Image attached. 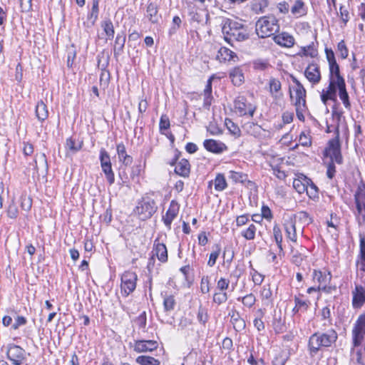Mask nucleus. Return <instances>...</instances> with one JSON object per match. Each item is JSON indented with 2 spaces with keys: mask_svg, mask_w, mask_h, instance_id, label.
I'll return each mask as SVG.
<instances>
[{
  "mask_svg": "<svg viewBox=\"0 0 365 365\" xmlns=\"http://www.w3.org/2000/svg\"><path fill=\"white\" fill-rule=\"evenodd\" d=\"M7 358L14 365H21L26 359V351L24 349L14 344H9L6 351Z\"/></svg>",
  "mask_w": 365,
  "mask_h": 365,
  "instance_id": "9d476101",
  "label": "nucleus"
},
{
  "mask_svg": "<svg viewBox=\"0 0 365 365\" xmlns=\"http://www.w3.org/2000/svg\"><path fill=\"white\" fill-rule=\"evenodd\" d=\"M292 216L295 217V220L297 219L304 225H308L312 222V217L307 212L304 211L299 212L296 215H292Z\"/></svg>",
  "mask_w": 365,
  "mask_h": 365,
  "instance_id": "79ce46f5",
  "label": "nucleus"
},
{
  "mask_svg": "<svg viewBox=\"0 0 365 365\" xmlns=\"http://www.w3.org/2000/svg\"><path fill=\"white\" fill-rule=\"evenodd\" d=\"M197 319V321L203 325H205L208 321L207 309L202 305L198 308Z\"/></svg>",
  "mask_w": 365,
  "mask_h": 365,
  "instance_id": "a18cd8bd",
  "label": "nucleus"
},
{
  "mask_svg": "<svg viewBox=\"0 0 365 365\" xmlns=\"http://www.w3.org/2000/svg\"><path fill=\"white\" fill-rule=\"evenodd\" d=\"M36 115L38 120L41 122L47 119L48 116L47 106L42 101L38 102L36 106Z\"/></svg>",
  "mask_w": 365,
  "mask_h": 365,
  "instance_id": "c756f323",
  "label": "nucleus"
},
{
  "mask_svg": "<svg viewBox=\"0 0 365 365\" xmlns=\"http://www.w3.org/2000/svg\"><path fill=\"white\" fill-rule=\"evenodd\" d=\"M354 200L358 215H361L363 211V219L365 220V189H359L354 195Z\"/></svg>",
  "mask_w": 365,
  "mask_h": 365,
  "instance_id": "412c9836",
  "label": "nucleus"
},
{
  "mask_svg": "<svg viewBox=\"0 0 365 365\" xmlns=\"http://www.w3.org/2000/svg\"><path fill=\"white\" fill-rule=\"evenodd\" d=\"M337 50L341 58L344 59L348 56V49L344 41H341L337 46Z\"/></svg>",
  "mask_w": 365,
  "mask_h": 365,
  "instance_id": "052dcab7",
  "label": "nucleus"
},
{
  "mask_svg": "<svg viewBox=\"0 0 365 365\" xmlns=\"http://www.w3.org/2000/svg\"><path fill=\"white\" fill-rule=\"evenodd\" d=\"M229 316L230 317V322L232 324L235 331H241L245 329L246 327L245 322L237 310L232 309L229 313Z\"/></svg>",
  "mask_w": 365,
  "mask_h": 365,
  "instance_id": "5701e85b",
  "label": "nucleus"
},
{
  "mask_svg": "<svg viewBox=\"0 0 365 365\" xmlns=\"http://www.w3.org/2000/svg\"><path fill=\"white\" fill-rule=\"evenodd\" d=\"M225 125L229 130V131L233 135L239 137L240 135V129L239 127L232 122L230 119H226L225 120Z\"/></svg>",
  "mask_w": 365,
  "mask_h": 365,
  "instance_id": "8fccbe9b",
  "label": "nucleus"
},
{
  "mask_svg": "<svg viewBox=\"0 0 365 365\" xmlns=\"http://www.w3.org/2000/svg\"><path fill=\"white\" fill-rule=\"evenodd\" d=\"M230 281L225 278H220L217 284V289L220 292H225L229 287Z\"/></svg>",
  "mask_w": 365,
  "mask_h": 365,
  "instance_id": "774afa93",
  "label": "nucleus"
},
{
  "mask_svg": "<svg viewBox=\"0 0 365 365\" xmlns=\"http://www.w3.org/2000/svg\"><path fill=\"white\" fill-rule=\"evenodd\" d=\"M98 4L99 0H93L91 11L88 14L87 21L84 22V24L88 28L92 27L98 19L99 12Z\"/></svg>",
  "mask_w": 365,
  "mask_h": 365,
  "instance_id": "b1692460",
  "label": "nucleus"
},
{
  "mask_svg": "<svg viewBox=\"0 0 365 365\" xmlns=\"http://www.w3.org/2000/svg\"><path fill=\"white\" fill-rule=\"evenodd\" d=\"M268 0H258L252 4V9L257 14L264 13L265 9L268 6Z\"/></svg>",
  "mask_w": 365,
  "mask_h": 365,
  "instance_id": "ea45409f",
  "label": "nucleus"
},
{
  "mask_svg": "<svg viewBox=\"0 0 365 365\" xmlns=\"http://www.w3.org/2000/svg\"><path fill=\"white\" fill-rule=\"evenodd\" d=\"M116 149L119 160L121 161L125 166L131 165L133 163V158L127 154L124 144H118Z\"/></svg>",
  "mask_w": 365,
  "mask_h": 365,
  "instance_id": "bb28decb",
  "label": "nucleus"
},
{
  "mask_svg": "<svg viewBox=\"0 0 365 365\" xmlns=\"http://www.w3.org/2000/svg\"><path fill=\"white\" fill-rule=\"evenodd\" d=\"M101 168L106 175V180L108 182L109 185L113 184L115 182V175L112 170V165L101 167Z\"/></svg>",
  "mask_w": 365,
  "mask_h": 365,
  "instance_id": "603ef678",
  "label": "nucleus"
},
{
  "mask_svg": "<svg viewBox=\"0 0 365 365\" xmlns=\"http://www.w3.org/2000/svg\"><path fill=\"white\" fill-rule=\"evenodd\" d=\"M332 116L333 119L336 121V125L334 127V131L336 130V128H338V131L339 132V125L342 120L343 117V112L339 111L336 109H334L332 110Z\"/></svg>",
  "mask_w": 365,
  "mask_h": 365,
  "instance_id": "680f3d73",
  "label": "nucleus"
},
{
  "mask_svg": "<svg viewBox=\"0 0 365 365\" xmlns=\"http://www.w3.org/2000/svg\"><path fill=\"white\" fill-rule=\"evenodd\" d=\"M99 159L101 167L111 165L110 155L104 148H101L100 150Z\"/></svg>",
  "mask_w": 365,
  "mask_h": 365,
  "instance_id": "09e8293b",
  "label": "nucleus"
},
{
  "mask_svg": "<svg viewBox=\"0 0 365 365\" xmlns=\"http://www.w3.org/2000/svg\"><path fill=\"white\" fill-rule=\"evenodd\" d=\"M274 42L282 46L290 48L294 44V38L287 32H282L273 38Z\"/></svg>",
  "mask_w": 365,
  "mask_h": 365,
  "instance_id": "aec40b11",
  "label": "nucleus"
},
{
  "mask_svg": "<svg viewBox=\"0 0 365 365\" xmlns=\"http://www.w3.org/2000/svg\"><path fill=\"white\" fill-rule=\"evenodd\" d=\"M178 212L179 206L178 202L175 200H172L165 215L163 216V222L169 229H170L172 222L177 217Z\"/></svg>",
  "mask_w": 365,
  "mask_h": 365,
  "instance_id": "dca6fc26",
  "label": "nucleus"
},
{
  "mask_svg": "<svg viewBox=\"0 0 365 365\" xmlns=\"http://www.w3.org/2000/svg\"><path fill=\"white\" fill-rule=\"evenodd\" d=\"M147 16L150 22L153 24H156L158 22L159 16L158 14V7L155 4L151 2L150 3L146 9Z\"/></svg>",
  "mask_w": 365,
  "mask_h": 365,
  "instance_id": "2f4dec72",
  "label": "nucleus"
},
{
  "mask_svg": "<svg viewBox=\"0 0 365 365\" xmlns=\"http://www.w3.org/2000/svg\"><path fill=\"white\" fill-rule=\"evenodd\" d=\"M18 207L14 202H11L7 209V215L9 218L16 219L18 216Z\"/></svg>",
  "mask_w": 365,
  "mask_h": 365,
  "instance_id": "e2e57ef3",
  "label": "nucleus"
},
{
  "mask_svg": "<svg viewBox=\"0 0 365 365\" xmlns=\"http://www.w3.org/2000/svg\"><path fill=\"white\" fill-rule=\"evenodd\" d=\"M326 57L329 65V68H339L336 63L335 55L331 48H325Z\"/></svg>",
  "mask_w": 365,
  "mask_h": 365,
  "instance_id": "37998d69",
  "label": "nucleus"
},
{
  "mask_svg": "<svg viewBox=\"0 0 365 365\" xmlns=\"http://www.w3.org/2000/svg\"><path fill=\"white\" fill-rule=\"evenodd\" d=\"M256 227L251 224L247 229L242 232V235L247 240H254L255 237Z\"/></svg>",
  "mask_w": 365,
  "mask_h": 365,
  "instance_id": "864d4df0",
  "label": "nucleus"
},
{
  "mask_svg": "<svg viewBox=\"0 0 365 365\" xmlns=\"http://www.w3.org/2000/svg\"><path fill=\"white\" fill-rule=\"evenodd\" d=\"M340 74V70H329V84L324 89L321 94V100L324 104H327L328 101H336V90L338 89V82L342 80Z\"/></svg>",
  "mask_w": 365,
  "mask_h": 365,
  "instance_id": "20e7f679",
  "label": "nucleus"
},
{
  "mask_svg": "<svg viewBox=\"0 0 365 365\" xmlns=\"http://www.w3.org/2000/svg\"><path fill=\"white\" fill-rule=\"evenodd\" d=\"M337 339V334L334 329L326 333H315L312 335L309 341V346L312 352L317 353L321 346L329 347Z\"/></svg>",
  "mask_w": 365,
  "mask_h": 365,
  "instance_id": "7ed1b4c3",
  "label": "nucleus"
},
{
  "mask_svg": "<svg viewBox=\"0 0 365 365\" xmlns=\"http://www.w3.org/2000/svg\"><path fill=\"white\" fill-rule=\"evenodd\" d=\"M237 300L242 301L244 306L248 308H251L255 304L256 298L253 294L250 293L249 294L245 295L243 297L237 298Z\"/></svg>",
  "mask_w": 365,
  "mask_h": 365,
  "instance_id": "49530a36",
  "label": "nucleus"
},
{
  "mask_svg": "<svg viewBox=\"0 0 365 365\" xmlns=\"http://www.w3.org/2000/svg\"><path fill=\"white\" fill-rule=\"evenodd\" d=\"M156 210L155 200L150 197H145L138 202L135 212L140 220H145L150 218Z\"/></svg>",
  "mask_w": 365,
  "mask_h": 365,
  "instance_id": "423d86ee",
  "label": "nucleus"
},
{
  "mask_svg": "<svg viewBox=\"0 0 365 365\" xmlns=\"http://www.w3.org/2000/svg\"><path fill=\"white\" fill-rule=\"evenodd\" d=\"M222 31L225 40L231 45L235 41H243L249 38L247 26L241 21L225 19L222 21Z\"/></svg>",
  "mask_w": 365,
  "mask_h": 365,
  "instance_id": "f257e3e1",
  "label": "nucleus"
},
{
  "mask_svg": "<svg viewBox=\"0 0 365 365\" xmlns=\"http://www.w3.org/2000/svg\"><path fill=\"white\" fill-rule=\"evenodd\" d=\"M340 133L338 128L335 130V136L328 142V145L325 148L324 155L330 158L331 162H335L337 164L343 163V157L341 152V143L339 140Z\"/></svg>",
  "mask_w": 365,
  "mask_h": 365,
  "instance_id": "39448f33",
  "label": "nucleus"
},
{
  "mask_svg": "<svg viewBox=\"0 0 365 365\" xmlns=\"http://www.w3.org/2000/svg\"><path fill=\"white\" fill-rule=\"evenodd\" d=\"M298 55L301 56H309L311 58H315L318 55V51L314 46V43H312L311 44L307 46L301 47L300 51L298 53Z\"/></svg>",
  "mask_w": 365,
  "mask_h": 365,
  "instance_id": "7c9ffc66",
  "label": "nucleus"
},
{
  "mask_svg": "<svg viewBox=\"0 0 365 365\" xmlns=\"http://www.w3.org/2000/svg\"><path fill=\"white\" fill-rule=\"evenodd\" d=\"M229 178L232 179V181H234L235 182H241L242 184H245L246 182L252 183V181L248 180L247 175L243 173L230 171Z\"/></svg>",
  "mask_w": 365,
  "mask_h": 365,
  "instance_id": "473e14b6",
  "label": "nucleus"
},
{
  "mask_svg": "<svg viewBox=\"0 0 365 365\" xmlns=\"http://www.w3.org/2000/svg\"><path fill=\"white\" fill-rule=\"evenodd\" d=\"M220 53L222 56H223L224 60L228 61H235V58H237L236 54L232 51L231 50L227 48H222L220 50Z\"/></svg>",
  "mask_w": 365,
  "mask_h": 365,
  "instance_id": "3c124183",
  "label": "nucleus"
},
{
  "mask_svg": "<svg viewBox=\"0 0 365 365\" xmlns=\"http://www.w3.org/2000/svg\"><path fill=\"white\" fill-rule=\"evenodd\" d=\"M153 252L157 256L159 261L166 262L168 261V250L165 245L159 242L158 239L154 241Z\"/></svg>",
  "mask_w": 365,
  "mask_h": 365,
  "instance_id": "4be33fe9",
  "label": "nucleus"
},
{
  "mask_svg": "<svg viewBox=\"0 0 365 365\" xmlns=\"http://www.w3.org/2000/svg\"><path fill=\"white\" fill-rule=\"evenodd\" d=\"M337 84L339 98L343 102L345 108L349 109L351 108V104L349 102V95L346 89V84L344 78H342V80H341L340 82H338Z\"/></svg>",
  "mask_w": 365,
  "mask_h": 365,
  "instance_id": "a878e982",
  "label": "nucleus"
},
{
  "mask_svg": "<svg viewBox=\"0 0 365 365\" xmlns=\"http://www.w3.org/2000/svg\"><path fill=\"white\" fill-rule=\"evenodd\" d=\"M269 92L271 95L277 98L278 96V93L281 90V82L276 78H271L269 82Z\"/></svg>",
  "mask_w": 365,
  "mask_h": 365,
  "instance_id": "e433bc0d",
  "label": "nucleus"
},
{
  "mask_svg": "<svg viewBox=\"0 0 365 365\" xmlns=\"http://www.w3.org/2000/svg\"><path fill=\"white\" fill-rule=\"evenodd\" d=\"M352 335L354 346H359L365 335V313L358 317L352 330Z\"/></svg>",
  "mask_w": 365,
  "mask_h": 365,
  "instance_id": "9b49d317",
  "label": "nucleus"
},
{
  "mask_svg": "<svg viewBox=\"0 0 365 365\" xmlns=\"http://www.w3.org/2000/svg\"><path fill=\"white\" fill-rule=\"evenodd\" d=\"M230 78L235 86H240L244 81V74L242 70H231Z\"/></svg>",
  "mask_w": 365,
  "mask_h": 365,
  "instance_id": "72a5a7b5",
  "label": "nucleus"
},
{
  "mask_svg": "<svg viewBox=\"0 0 365 365\" xmlns=\"http://www.w3.org/2000/svg\"><path fill=\"white\" fill-rule=\"evenodd\" d=\"M158 344L155 340H138L134 345V351L137 353L148 352L155 350Z\"/></svg>",
  "mask_w": 365,
  "mask_h": 365,
  "instance_id": "2eb2a0df",
  "label": "nucleus"
},
{
  "mask_svg": "<svg viewBox=\"0 0 365 365\" xmlns=\"http://www.w3.org/2000/svg\"><path fill=\"white\" fill-rule=\"evenodd\" d=\"M82 144V142L76 144L75 140L72 138H70L66 140V148L67 150H69L71 153H75L81 149Z\"/></svg>",
  "mask_w": 365,
  "mask_h": 365,
  "instance_id": "c03bdc74",
  "label": "nucleus"
},
{
  "mask_svg": "<svg viewBox=\"0 0 365 365\" xmlns=\"http://www.w3.org/2000/svg\"><path fill=\"white\" fill-rule=\"evenodd\" d=\"M136 362L140 365H160L158 359L149 356H139L136 359Z\"/></svg>",
  "mask_w": 365,
  "mask_h": 365,
  "instance_id": "c9c22d12",
  "label": "nucleus"
},
{
  "mask_svg": "<svg viewBox=\"0 0 365 365\" xmlns=\"http://www.w3.org/2000/svg\"><path fill=\"white\" fill-rule=\"evenodd\" d=\"M32 206V200L31 199L26 196L22 195L21 197V207L25 211H29L31 210Z\"/></svg>",
  "mask_w": 365,
  "mask_h": 365,
  "instance_id": "13d9d810",
  "label": "nucleus"
},
{
  "mask_svg": "<svg viewBox=\"0 0 365 365\" xmlns=\"http://www.w3.org/2000/svg\"><path fill=\"white\" fill-rule=\"evenodd\" d=\"M200 290L202 293L206 294L210 292V281L207 276H204L200 282Z\"/></svg>",
  "mask_w": 365,
  "mask_h": 365,
  "instance_id": "69168bd1",
  "label": "nucleus"
},
{
  "mask_svg": "<svg viewBox=\"0 0 365 365\" xmlns=\"http://www.w3.org/2000/svg\"><path fill=\"white\" fill-rule=\"evenodd\" d=\"M273 234H274L275 242H276L278 247L279 248V250H282V232H281V230L279 226L275 225L273 227Z\"/></svg>",
  "mask_w": 365,
  "mask_h": 365,
  "instance_id": "6e6d98bb",
  "label": "nucleus"
},
{
  "mask_svg": "<svg viewBox=\"0 0 365 365\" xmlns=\"http://www.w3.org/2000/svg\"><path fill=\"white\" fill-rule=\"evenodd\" d=\"M138 276L135 272L126 271L120 277V293L125 297L131 294L136 287Z\"/></svg>",
  "mask_w": 365,
  "mask_h": 365,
  "instance_id": "0eeeda50",
  "label": "nucleus"
},
{
  "mask_svg": "<svg viewBox=\"0 0 365 365\" xmlns=\"http://www.w3.org/2000/svg\"><path fill=\"white\" fill-rule=\"evenodd\" d=\"M175 300L173 295L165 294L163 297V307L165 312H170L174 309Z\"/></svg>",
  "mask_w": 365,
  "mask_h": 365,
  "instance_id": "a19ab883",
  "label": "nucleus"
},
{
  "mask_svg": "<svg viewBox=\"0 0 365 365\" xmlns=\"http://www.w3.org/2000/svg\"><path fill=\"white\" fill-rule=\"evenodd\" d=\"M159 128L161 132L163 130H168L170 128V120L166 115H162L160 117Z\"/></svg>",
  "mask_w": 365,
  "mask_h": 365,
  "instance_id": "0e129e2a",
  "label": "nucleus"
},
{
  "mask_svg": "<svg viewBox=\"0 0 365 365\" xmlns=\"http://www.w3.org/2000/svg\"><path fill=\"white\" fill-rule=\"evenodd\" d=\"M351 293L353 308L360 309L365 303V287L356 284Z\"/></svg>",
  "mask_w": 365,
  "mask_h": 365,
  "instance_id": "ddd939ff",
  "label": "nucleus"
},
{
  "mask_svg": "<svg viewBox=\"0 0 365 365\" xmlns=\"http://www.w3.org/2000/svg\"><path fill=\"white\" fill-rule=\"evenodd\" d=\"M175 173L182 177L187 178L190 173V165L187 160L182 159L176 163Z\"/></svg>",
  "mask_w": 365,
  "mask_h": 365,
  "instance_id": "393cba45",
  "label": "nucleus"
},
{
  "mask_svg": "<svg viewBox=\"0 0 365 365\" xmlns=\"http://www.w3.org/2000/svg\"><path fill=\"white\" fill-rule=\"evenodd\" d=\"M320 70H304L305 77L312 83H317L321 79Z\"/></svg>",
  "mask_w": 365,
  "mask_h": 365,
  "instance_id": "4c0bfd02",
  "label": "nucleus"
},
{
  "mask_svg": "<svg viewBox=\"0 0 365 365\" xmlns=\"http://www.w3.org/2000/svg\"><path fill=\"white\" fill-rule=\"evenodd\" d=\"M296 86L290 91V98L295 106H306V90L299 81L294 78Z\"/></svg>",
  "mask_w": 365,
  "mask_h": 365,
  "instance_id": "f8f14e48",
  "label": "nucleus"
},
{
  "mask_svg": "<svg viewBox=\"0 0 365 365\" xmlns=\"http://www.w3.org/2000/svg\"><path fill=\"white\" fill-rule=\"evenodd\" d=\"M356 264L359 271L365 272V235L364 234L359 235V252Z\"/></svg>",
  "mask_w": 365,
  "mask_h": 365,
  "instance_id": "a211bd4d",
  "label": "nucleus"
},
{
  "mask_svg": "<svg viewBox=\"0 0 365 365\" xmlns=\"http://www.w3.org/2000/svg\"><path fill=\"white\" fill-rule=\"evenodd\" d=\"M215 250L210 253L209 260L207 262V265L210 267L215 264L221 251L220 246L219 245H215Z\"/></svg>",
  "mask_w": 365,
  "mask_h": 365,
  "instance_id": "de8ad7c7",
  "label": "nucleus"
},
{
  "mask_svg": "<svg viewBox=\"0 0 365 365\" xmlns=\"http://www.w3.org/2000/svg\"><path fill=\"white\" fill-rule=\"evenodd\" d=\"M108 65V56L102 53L98 56V68H106Z\"/></svg>",
  "mask_w": 365,
  "mask_h": 365,
  "instance_id": "338daca9",
  "label": "nucleus"
},
{
  "mask_svg": "<svg viewBox=\"0 0 365 365\" xmlns=\"http://www.w3.org/2000/svg\"><path fill=\"white\" fill-rule=\"evenodd\" d=\"M203 145L207 151L215 154L222 153L227 149L225 143L213 139L205 140Z\"/></svg>",
  "mask_w": 365,
  "mask_h": 365,
  "instance_id": "f3484780",
  "label": "nucleus"
},
{
  "mask_svg": "<svg viewBox=\"0 0 365 365\" xmlns=\"http://www.w3.org/2000/svg\"><path fill=\"white\" fill-rule=\"evenodd\" d=\"M125 38V33L122 32L117 34L113 48L115 55H120L123 52Z\"/></svg>",
  "mask_w": 365,
  "mask_h": 365,
  "instance_id": "c85d7f7f",
  "label": "nucleus"
},
{
  "mask_svg": "<svg viewBox=\"0 0 365 365\" xmlns=\"http://www.w3.org/2000/svg\"><path fill=\"white\" fill-rule=\"evenodd\" d=\"M234 107L237 113L240 116L249 115L253 117L256 110L257 106L251 103H249L247 98L244 96H238L234 101Z\"/></svg>",
  "mask_w": 365,
  "mask_h": 365,
  "instance_id": "6e6552de",
  "label": "nucleus"
},
{
  "mask_svg": "<svg viewBox=\"0 0 365 365\" xmlns=\"http://www.w3.org/2000/svg\"><path fill=\"white\" fill-rule=\"evenodd\" d=\"M101 26L106 33L108 39H112L114 36L115 31L112 21L110 19L105 20L102 22Z\"/></svg>",
  "mask_w": 365,
  "mask_h": 365,
  "instance_id": "f704fd0d",
  "label": "nucleus"
},
{
  "mask_svg": "<svg viewBox=\"0 0 365 365\" xmlns=\"http://www.w3.org/2000/svg\"><path fill=\"white\" fill-rule=\"evenodd\" d=\"M293 2L291 7V13L295 18L304 16L307 14V6L303 0H289Z\"/></svg>",
  "mask_w": 365,
  "mask_h": 365,
  "instance_id": "6ab92c4d",
  "label": "nucleus"
},
{
  "mask_svg": "<svg viewBox=\"0 0 365 365\" xmlns=\"http://www.w3.org/2000/svg\"><path fill=\"white\" fill-rule=\"evenodd\" d=\"M227 299L228 296L225 292H215L213 295V302L217 304L225 303Z\"/></svg>",
  "mask_w": 365,
  "mask_h": 365,
  "instance_id": "5fc2aeb1",
  "label": "nucleus"
},
{
  "mask_svg": "<svg viewBox=\"0 0 365 365\" xmlns=\"http://www.w3.org/2000/svg\"><path fill=\"white\" fill-rule=\"evenodd\" d=\"M214 184H215V189L217 191H222L227 186V182H226L224 175L220 174V173L217 175V176L214 180Z\"/></svg>",
  "mask_w": 365,
  "mask_h": 365,
  "instance_id": "58836bf2",
  "label": "nucleus"
},
{
  "mask_svg": "<svg viewBox=\"0 0 365 365\" xmlns=\"http://www.w3.org/2000/svg\"><path fill=\"white\" fill-rule=\"evenodd\" d=\"M295 217L292 215H287L284 217V227L287 238L292 242L297 241Z\"/></svg>",
  "mask_w": 365,
  "mask_h": 365,
  "instance_id": "4468645a",
  "label": "nucleus"
},
{
  "mask_svg": "<svg viewBox=\"0 0 365 365\" xmlns=\"http://www.w3.org/2000/svg\"><path fill=\"white\" fill-rule=\"evenodd\" d=\"M312 278L314 282H317L319 284V286L327 284L331 279L330 273L322 272L320 270L314 269L312 274Z\"/></svg>",
  "mask_w": 365,
  "mask_h": 365,
  "instance_id": "cd10ccee",
  "label": "nucleus"
},
{
  "mask_svg": "<svg viewBox=\"0 0 365 365\" xmlns=\"http://www.w3.org/2000/svg\"><path fill=\"white\" fill-rule=\"evenodd\" d=\"M293 187L299 193H303L306 191L310 197L311 195L314 197L318 190L317 187L307 177L304 178V182L300 179H294Z\"/></svg>",
  "mask_w": 365,
  "mask_h": 365,
  "instance_id": "1a4fd4ad",
  "label": "nucleus"
},
{
  "mask_svg": "<svg viewBox=\"0 0 365 365\" xmlns=\"http://www.w3.org/2000/svg\"><path fill=\"white\" fill-rule=\"evenodd\" d=\"M139 329H144L147 324L146 314L145 312H142L135 320Z\"/></svg>",
  "mask_w": 365,
  "mask_h": 365,
  "instance_id": "bf43d9fd",
  "label": "nucleus"
},
{
  "mask_svg": "<svg viewBox=\"0 0 365 365\" xmlns=\"http://www.w3.org/2000/svg\"><path fill=\"white\" fill-rule=\"evenodd\" d=\"M279 30L278 19L274 16L260 17L256 22L255 31L259 38L269 37L278 32Z\"/></svg>",
  "mask_w": 365,
  "mask_h": 365,
  "instance_id": "f03ea898",
  "label": "nucleus"
},
{
  "mask_svg": "<svg viewBox=\"0 0 365 365\" xmlns=\"http://www.w3.org/2000/svg\"><path fill=\"white\" fill-rule=\"evenodd\" d=\"M261 297L262 299L268 300L269 302H272V292L270 289L269 284L264 285L261 291Z\"/></svg>",
  "mask_w": 365,
  "mask_h": 365,
  "instance_id": "4d7b16f0",
  "label": "nucleus"
}]
</instances>
